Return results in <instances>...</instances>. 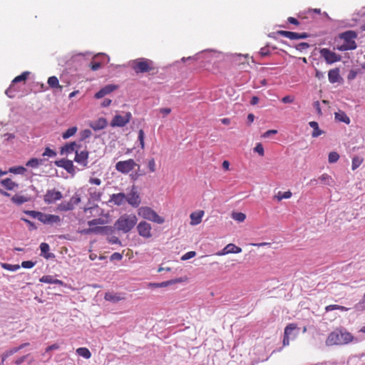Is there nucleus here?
I'll return each mask as SVG.
<instances>
[{"label": "nucleus", "instance_id": "nucleus-24", "mask_svg": "<svg viewBox=\"0 0 365 365\" xmlns=\"http://www.w3.org/2000/svg\"><path fill=\"white\" fill-rule=\"evenodd\" d=\"M328 78L329 82L331 83L339 82V80L341 79L339 69L336 68L329 70L328 73Z\"/></svg>", "mask_w": 365, "mask_h": 365}, {"label": "nucleus", "instance_id": "nucleus-18", "mask_svg": "<svg viewBox=\"0 0 365 365\" xmlns=\"http://www.w3.org/2000/svg\"><path fill=\"white\" fill-rule=\"evenodd\" d=\"M242 252V248L240 247H237V245L230 243L227 245H226L221 252H218V255H225L227 254H237L240 253Z\"/></svg>", "mask_w": 365, "mask_h": 365}, {"label": "nucleus", "instance_id": "nucleus-42", "mask_svg": "<svg viewBox=\"0 0 365 365\" xmlns=\"http://www.w3.org/2000/svg\"><path fill=\"white\" fill-rule=\"evenodd\" d=\"M232 217L235 220L242 222L245 221L246 215L242 212H232Z\"/></svg>", "mask_w": 365, "mask_h": 365}, {"label": "nucleus", "instance_id": "nucleus-37", "mask_svg": "<svg viewBox=\"0 0 365 365\" xmlns=\"http://www.w3.org/2000/svg\"><path fill=\"white\" fill-rule=\"evenodd\" d=\"M77 131V128L76 126L69 128L67 129L63 134L62 137L63 139H67L76 134Z\"/></svg>", "mask_w": 365, "mask_h": 365}, {"label": "nucleus", "instance_id": "nucleus-38", "mask_svg": "<svg viewBox=\"0 0 365 365\" xmlns=\"http://www.w3.org/2000/svg\"><path fill=\"white\" fill-rule=\"evenodd\" d=\"M1 266L3 269L11 272H15L20 269L21 266L19 264H11L7 263H1Z\"/></svg>", "mask_w": 365, "mask_h": 365}, {"label": "nucleus", "instance_id": "nucleus-1", "mask_svg": "<svg viewBox=\"0 0 365 365\" xmlns=\"http://www.w3.org/2000/svg\"><path fill=\"white\" fill-rule=\"evenodd\" d=\"M357 341L351 333L346 331L345 329H336L331 332L326 339V344L327 346H341L348 344L353 341Z\"/></svg>", "mask_w": 365, "mask_h": 365}, {"label": "nucleus", "instance_id": "nucleus-15", "mask_svg": "<svg viewBox=\"0 0 365 365\" xmlns=\"http://www.w3.org/2000/svg\"><path fill=\"white\" fill-rule=\"evenodd\" d=\"M39 221L46 225L59 224L61 221L58 215L43 213L39 217Z\"/></svg>", "mask_w": 365, "mask_h": 365}, {"label": "nucleus", "instance_id": "nucleus-25", "mask_svg": "<svg viewBox=\"0 0 365 365\" xmlns=\"http://www.w3.org/2000/svg\"><path fill=\"white\" fill-rule=\"evenodd\" d=\"M0 183L7 190H13L19 187L16 182L9 178L1 180Z\"/></svg>", "mask_w": 365, "mask_h": 365}, {"label": "nucleus", "instance_id": "nucleus-20", "mask_svg": "<svg viewBox=\"0 0 365 365\" xmlns=\"http://www.w3.org/2000/svg\"><path fill=\"white\" fill-rule=\"evenodd\" d=\"M110 202L118 206L122 205L126 202V195L123 192L113 194L110 196Z\"/></svg>", "mask_w": 365, "mask_h": 365}, {"label": "nucleus", "instance_id": "nucleus-48", "mask_svg": "<svg viewBox=\"0 0 365 365\" xmlns=\"http://www.w3.org/2000/svg\"><path fill=\"white\" fill-rule=\"evenodd\" d=\"M148 168L150 173H154L156 170L155 161L154 158H151L148 161Z\"/></svg>", "mask_w": 365, "mask_h": 365}, {"label": "nucleus", "instance_id": "nucleus-34", "mask_svg": "<svg viewBox=\"0 0 365 365\" xmlns=\"http://www.w3.org/2000/svg\"><path fill=\"white\" fill-rule=\"evenodd\" d=\"M319 180L321 181L322 183L327 185H332L334 184V180L327 173L322 174L319 178Z\"/></svg>", "mask_w": 365, "mask_h": 365}, {"label": "nucleus", "instance_id": "nucleus-53", "mask_svg": "<svg viewBox=\"0 0 365 365\" xmlns=\"http://www.w3.org/2000/svg\"><path fill=\"white\" fill-rule=\"evenodd\" d=\"M16 91V90L14 88V84L11 83V85L8 88L6 91V94L9 98H13L14 96V93Z\"/></svg>", "mask_w": 365, "mask_h": 365}, {"label": "nucleus", "instance_id": "nucleus-39", "mask_svg": "<svg viewBox=\"0 0 365 365\" xmlns=\"http://www.w3.org/2000/svg\"><path fill=\"white\" fill-rule=\"evenodd\" d=\"M26 171V168L23 166L11 167L9 168V172L14 174L23 175Z\"/></svg>", "mask_w": 365, "mask_h": 365}, {"label": "nucleus", "instance_id": "nucleus-30", "mask_svg": "<svg viewBox=\"0 0 365 365\" xmlns=\"http://www.w3.org/2000/svg\"><path fill=\"white\" fill-rule=\"evenodd\" d=\"M106 229V227H89L88 229L82 230L81 232L85 235H88L91 233H103Z\"/></svg>", "mask_w": 365, "mask_h": 365}, {"label": "nucleus", "instance_id": "nucleus-16", "mask_svg": "<svg viewBox=\"0 0 365 365\" xmlns=\"http://www.w3.org/2000/svg\"><path fill=\"white\" fill-rule=\"evenodd\" d=\"M88 152L87 150H83L81 152L76 150V156L74 160L81 166L84 168L88 166Z\"/></svg>", "mask_w": 365, "mask_h": 365}, {"label": "nucleus", "instance_id": "nucleus-4", "mask_svg": "<svg viewBox=\"0 0 365 365\" xmlns=\"http://www.w3.org/2000/svg\"><path fill=\"white\" fill-rule=\"evenodd\" d=\"M357 38V34L354 31H347L339 34V38L343 40V43L338 46V49L341 51L354 50L357 45L355 39Z\"/></svg>", "mask_w": 365, "mask_h": 365}, {"label": "nucleus", "instance_id": "nucleus-31", "mask_svg": "<svg viewBox=\"0 0 365 365\" xmlns=\"http://www.w3.org/2000/svg\"><path fill=\"white\" fill-rule=\"evenodd\" d=\"M76 354L86 359H88L91 357V353L89 351V349L86 347L78 348L76 349Z\"/></svg>", "mask_w": 365, "mask_h": 365}, {"label": "nucleus", "instance_id": "nucleus-3", "mask_svg": "<svg viewBox=\"0 0 365 365\" xmlns=\"http://www.w3.org/2000/svg\"><path fill=\"white\" fill-rule=\"evenodd\" d=\"M137 217L133 215L124 214L115 222V227L125 233L130 232L137 224Z\"/></svg>", "mask_w": 365, "mask_h": 365}, {"label": "nucleus", "instance_id": "nucleus-2", "mask_svg": "<svg viewBox=\"0 0 365 365\" xmlns=\"http://www.w3.org/2000/svg\"><path fill=\"white\" fill-rule=\"evenodd\" d=\"M130 66L136 73L158 71L154 62L150 59L145 58L133 60L130 62Z\"/></svg>", "mask_w": 365, "mask_h": 365}, {"label": "nucleus", "instance_id": "nucleus-41", "mask_svg": "<svg viewBox=\"0 0 365 365\" xmlns=\"http://www.w3.org/2000/svg\"><path fill=\"white\" fill-rule=\"evenodd\" d=\"M292 193L290 191H287L284 192H282L281 191L278 192L277 195H276V197L279 201L283 200V199H289L292 197Z\"/></svg>", "mask_w": 365, "mask_h": 365}, {"label": "nucleus", "instance_id": "nucleus-14", "mask_svg": "<svg viewBox=\"0 0 365 365\" xmlns=\"http://www.w3.org/2000/svg\"><path fill=\"white\" fill-rule=\"evenodd\" d=\"M276 34L289 39H304L309 36V35L305 32L299 34L283 30L277 31Z\"/></svg>", "mask_w": 365, "mask_h": 365}, {"label": "nucleus", "instance_id": "nucleus-61", "mask_svg": "<svg viewBox=\"0 0 365 365\" xmlns=\"http://www.w3.org/2000/svg\"><path fill=\"white\" fill-rule=\"evenodd\" d=\"M277 133V130H269L267 131H266L265 133H264L262 135V138H269L271 135H273V134H276Z\"/></svg>", "mask_w": 365, "mask_h": 365}, {"label": "nucleus", "instance_id": "nucleus-13", "mask_svg": "<svg viewBox=\"0 0 365 365\" xmlns=\"http://www.w3.org/2000/svg\"><path fill=\"white\" fill-rule=\"evenodd\" d=\"M63 197V195L60 191L55 189L48 190L43 196L44 202L47 204H51L57 200H60Z\"/></svg>", "mask_w": 365, "mask_h": 365}, {"label": "nucleus", "instance_id": "nucleus-11", "mask_svg": "<svg viewBox=\"0 0 365 365\" xmlns=\"http://www.w3.org/2000/svg\"><path fill=\"white\" fill-rule=\"evenodd\" d=\"M136 228L140 236L145 239H148L152 237V227L151 225L147 222H140Z\"/></svg>", "mask_w": 365, "mask_h": 365}, {"label": "nucleus", "instance_id": "nucleus-60", "mask_svg": "<svg viewBox=\"0 0 365 365\" xmlns=\"http://www.w3.org/2000/svg\"><path fill=\"white\" fill-rule=\"evenodd\" d=\"M103 222L102 220L98 218V219H94V220H92L91 221H88V225L91 227V226H93V225H100Z\"/></svg>", "mask_w": 365, "mask_h": 365}, {"label": "nucleus", "instance_id": "nucleus-21", "mask_svg": "<svg viewBox=\"0 0 365 365\" xmlns=\"http://www.w3.org/2000/svg\"><path fill=\"white\" fill-rule=\"evenodd\" d=\"M108 125V122L105 118H99L98 119L91 122L90 127L94 130H99L105 128Z\"/></svg>", "mask_w": 365, "mask_h": 365}, {"label": "nucleus", "instance_id": "nucleus-32", "mask_svg": "<svg viewBox=\"0 0 365 365\" xmlns=\"http://www.w3.org/2000/svg\"><path fill=\"white\" fill-rule=\"evenodd\" d=\"M49 87L51 88H62V86L59 84L58 79L56 76H51L48 78L47 81Z\"/></svg>", "mask_w": 365, "mask_h": 365}, {"label": "nucleus", "instance_id": "nucleus-7", "mask_svg": "<svg viewBox=\"0 0 365 365\" xmlns=\"http://www.w3.org/2000/svg\"><path fill=\"white\" fill-rule=\"evenodd\" d=\"M135 166L139 165L135 162L133 159H128L127 160H122L118 162L115 165V170L123 174H128L133 170Z\"/></svg>", "mask_w": 365, "mask_h": 365}, {"label": "nucleus", "instance_id": "nucleus-51", "mask_svg": "<svg viewBox=\"0 0 365 365\" xmlns=\"http://www.w3.org/2000/svg\"><path fill=\"white\" fill-rule=\"evenodd\" d=\"M295 48L299 51H303L309 48V44L306 42H302L297 44Z\"/></svg>", "mask_w": 365, "mask_h": 365}, {"label": "nucleus", "instance_id": "nucleus-6", "mask_svg": "<svg viewBox=\"0 0 365 365\" xmlns=\"http://www.w3.org/2000/svg\"><path fill=\"white\" fill-rule=\"evenodd\" d=\"M81 202V197L78 195H73L69 201H63L58 205L56 210L60 212L71 211L74 209L75 205Z\"/></svg>", "mask_w": 365, "mask_h": 365}, {"label": "nucleus", "instance_id": "nucleus-54", "mask_svg": "<svg viewBox=\"0 0 365 365\" xmlns=\"http://www.w3.org/2000/svg\"><path fill=\"white\" fill-rule=\"evenodd\" d=\"M195 255H196V252L195 251H190V252L185 253V255H183L181 257V259L185 261V260H187V259L194 257Z\"/></svg>", "mask_w": 365, "mask_h": 365}, {"label": "nucleus", "instance_id": "nucleus-55", "mask_svg": "<svg viewBox=\"0 0 365 365\" xmlns=\"http://www.w3.org/2000/svg\"><path fill=\"white\" fill-rule=\"evenodd\" d=\"M35 264L36 263L32 261H24L21 262V265L20 266L25 269H30L32 268Z\"/></svg>", "mask_w": 365, "mask_h": 365}, {"label": "nucleus", "instance_id": "nucleus-19", "mask_svg": "<svg viewBox=\"0 0 365 365\" xmlns=\"http://www.w3.org/2000/svg\"><path fill=\"white\" fill-rule=\"evenodd\" d=\"M117 88V86L113 84L106 85L95 94V98L97 99L101 98L114 91Z\"/></svg>", "mask_w": 365, "mask_h": 365}, {"label": "nucleus", "instance_id": "nucleus-27", "mask_svg": "<svg viewBox=\"0 0 365 365\" xmlns=\"http://www.w3.org/2000/svg\"><path fill=\"white\" fill-rule=\"evenodd\" d=\"M309 125L311 128H313V131L312 133V136L313 138H317L322 134L324 133V131L319 129L318 123L316 121H310Z\"/></svg>", "mask_w": 365, "mask_h": 365}, {"label": "nucleus", "instance_id": "nucleus-49", "mask_svg": "<svg viewBox=\"0 0 365 365\" xmlns=\"http://www.w3.org/2000/svg\"><path fill=\"white\" fill-rule=\"evenodd\" d=\"M89 194L91 198L98 200L101 198V192L94 190L93 188L89 189Z\"/></svg>", "mask_w": 365, "mask_h": 365}, {"label": "nucleus", "instance_id": "nucleus-8", "mask_svg": "<svg viewBox=\"0 0 365 365\" xmlns=\"http://www.w3.org/2000/svg\"><path fill=\"white\" fill-rule=\"evenodd\" d=\"M320 56L327 64H332L341 60V56L329 48H323L319 50Z\"/></svg>", "mask_w": 365, "mask_h": 365}, {"label": "nucleus", "instance_id": "nucleus-10", "mask_svg": "<svg viewBox=\"0 0 365 365\" xmlns=\"http://www.w3.org/2000/svg\"><path fill=\"white\" fill-rule=\"evenodd\" d=\"M298 329L297 324L295 323H290L287 324L284 330V336L282 344L284 346H287L289 345V340L291 335H296L297 334H294L295 331Z\"/></svg>", "mask_w": 365, "mask_h": 365}, {"label": "nucleus", "instance_id": "nucleus-22", "mask_svg": "<svg viewBox=\"0 0 365 365\" xmlns=\"http://www.w3.org/2000/svg\"><path fill=\"white\" fill-rule=\"evenodd\" d=\"M104 299L106 301L116 303L123 300L125 298L120 294L115 293L113 292H108L105 294Z\"/></svg>", "mask_w": 365, "mask_h": 365}, {"label": "nucleus", "instance_id": "nucleus-52", "mask_svg": "<svg viewBox=\"0 0 365 365\" xmlns=\"http://www.w3.org/2000/svg\"><path fill=\"white\" fill-rule=\"evenodd\" d=\"M25 212L33 218H37L38 220H39V217H41V215L42 214V212H41L34 211V210H29V211H26Z\"/></svg>", "mask_w": 365, "mask_h": 365}, {"label": "nucleus", "instance_id": "nucleus-50", "mask_svg": "<svg viewBox=\"0 0 365 365\" xmlns=\"http://www.w3.org/2000/svg\"><path fill=\"white\" fill-rule=\"evenodd\" d=\"M255 152L257 153L260 156H263L264 155V148L260 143H257L256 146L254 148Z\"/></svg>", "mask_w": 365, "mask_h": 365}, {"label": "nucleus", "instance_id": "nucleus-40", "mask_svg": "<svg viewBox=\"0 0 365 365\" xmlns=\"http://www.w3.org/2000/svg\"><path fill=\"white\" fill-rule=\"evenodd\" d=\"M16 352H18V349H16V347H14V348H11L7 351H6L5 352H4L1 357L3 361H6V359L9 357L10 356L16 354Z\"/></svg>", "mask_w": 365, "mask_h": 365}, {"label": "nucleus", "instance_id": "nucleus-63", "mask_svg": "<svg viewBox=\"0 0 365 365\" xmlns=\"http://www.w3.org/2000/svg\"><path fill=\"white\" fill-rule=\"evenodd\" d=\"M160 113L163 114V117H165L170 113L171 109L170 108H163L159 110Z\"/></svg>", "mask_w": 365, "mask_h": 365}, {"label": "nucleus", "instance_id": "nucleus-56", "mask_svg": "<svg viewBox=\"0 0 365 365\" xmlns=\"http://www.w3.org/2000/svg\"><path fill=\"white\" fill-rule=\"evenodd\" d=\"M294 101V97L292 96H285L282 98V101L284 103H293Z\"/></svg>", "mask_w": 365, "mask_h": 365}, {"label": "nucleus", "instance_id": "nucleus-35", "mask_svg": "<svg viewBox=\"0 0 365 365\" xmlns=\"http://www.w3.org/2000/svg\"><path fill=\"white\" fill-rule=\"evenodd\" d=\"M30 74V72L29 71H24L23 72L21 75L15 77L14 78V80L12 81V83L13 84H15L16 83H19V82H26V81L27 80Z\"/></svg>", "mask_w": 365, "mask_h": 365}, {"label": "nucleus", "instance_id": "nucleus-58", "mask_svg": "<svg viewBox=\"0 0 365 365\" xmlns=\"http://www.w3.org/2000/svg\"><path fill=\"white\" fill-rule=\"evenodd\" d=\"M358 74V71L356 70H351L348 74L347 79L349 81L354 80Z\"/></svg>", "mask_w": 365, "mask_h": 365}, {"label": "nucleus", "instance_id": "nucleus-47", "mask_svg": "<svg viewBox=\"0 0 365 365\" xmlns=\"http://www.w3.org/2000/svg\"><path fill=\"white\" fill-rule=\"evenodd\" d=\"M56 155V153L48 147L46 148L44 152L43 153V156L44 157L53 158Z\"/></svg>", "mask_w": 365, "mask_h": 365}, {"label": "nucleus", "instance_id": "nucleus-59", "mask_svg": "<svg viewBox=\"0 0 365 365\" xmlns=\"http://www.w3.org/2000/svg\"><path fill=\"white\" fill-rule=\"evenodd\" d=\"M29 355V354H26V355L22 356L21 357H19V358L16 359L15 361H14V364L16 365L21 364L26 360V359L27 358V356Z\"/></svg>", "mask_w": 365, "mask_h": 365}, {"label": "nucleus", "instance_id": "nucleus-62", "mask_svg": "<svg viewBox=\"0 0 365 365\" xmlns=\"http://www.w3.org/2000/svg\"><path fill=\"white\" fill-rule=\"evenodd\" d=\"M89 182L92 185H100L101 184V180L97 178H91Z\"/></svg>", "mask_w": 365, "mask_h": 365}, {"label": "nucleus", "instance_id": "nucleus-64", "mask_svg": "<svg viewBox=\"0 0 365 365\" xmlns=\"http://www.w3.org/2000/svg\"><path fill=\"white\" fill-rule=\"evenodd\" d=\"M91 135V131L88 129H86V130H83L81 133L82 138H87L90 137Z\"/></svg>", "mask_w": 365, "mask_h": 365}, {"label": "nucleus", "instance_id": "nucleus-44", "mask_svg": "<svg viewBox=\"0 0 365 365\" xmlns=\"http://www.w3.org/2000/svg\"><path fill=\"white\" fill-rule=\"evenodd\" d=\"M339 158V155L336 152H331L329 154L328 160L329 163H336Z\"/></svg>", "mask_w": 365, "mask_h": 365}, {"label": "nucleus", "instance_id": "nucleus-43", "mask_svg": "<svg viewBox=\"0 0 365 365\" xmlns=\"http://www.w3.org/2000/svg\"><path fill=\"white\" fill-rule=\"evenodd\" d=\"M41 162L42 160L31 158L26 163V165L31 168H37L41 163Z\"/></svg>", "mask_w": 365, "mask_h": 365}, {"label": "nucleus", "instance_id": "nucleus-46", "mask_svg": "<svg viewBox=\"0 0 365 365\" xmlns=\"http://www.w3.org/2000/svg\"><path fill=\"white\" fill-rule=\"evenodd\" d=\"M361 163H362V160L360 159L359 158H358V157L353 158L352 165H351L352 170H354L356 168H358L360 166V165L361 164Z\"/></svg>", "mask_w": 365, "mask_h": 365}, {"label": "nucleus", "instance_id": "nucleus-9", "mask_svg": "<svg viewBox=\"0 0 365 365\" xmlns=\"http://www.w3.org/2000/svg\"><path fill=\"white\" fill-rule=\"evenodd\" d=\"M126 202L133 207H138L141 203L140 193L137 187L133 185L130 192L126 196Z\"/></svg>", "mask_w": 365, "mask_h": 365}, {"label": "nucleus", "instance_id": "nucleus-23", "mask_svg": "<svg viewBox=\"0 0 365 365\" xmlns=\"http://www.w3.org/2000/svg\"><path fill=\"white\" fill-rule=\"evenodd\" d=\"M204 215L203 210H199L197 212H193L190 214V225H199L202 222V218Z\"/></svg>", "mask_w": 365, "mask_h": 365}, {"label": "nucleus", "instance_id": "nucleus-26", "mask_svg": "<svg viewBox=\"0 0 365 365\" xmlns=\"http://www.w3.org/2000/svg\"><path fill=\"white\" fill-rule=\"evenodd\" d=\"M39 281L41 282L47 283V284H54L58 285H63V282L58 279H54L51 275H44L41 278H40Z\"/></svg>", "mask_w": 365, "mask_h": 365}, {"label": "nucleus", "instance_id": "nucleus-57", "mask_svg": "<svg viewBox=\"0 0 365 365\" xmlns=\"http://www.w3.org/2000/svg\"><path fill=\"white\" fill-rule=\"evenodd\" d=\"M92 71H97L101 67V63L93 61L90 64Z\"/></svg>", "mask_w": 365, "mask_h": 365}, {"label": "nucleus", "instance_id": "nucleus-17", "mask_svg": "<svg viewBox=\"0 0 365 365\" xmlns=\"http://www.w3.org/2000/svg\"><path fill=\"white\" fill-rule=\"evenodd\" d=\"M55 164L58 167L64 168L68 173L73 174L75 173L73 163L70 160L62 159L56 160Z\"/></svg>", "mask_w": 365, "mask_h": 365}, {"label": "nucleus", "instance_id": "nucleus-12", "mask_svg": "<svg viewBox=\"0 0 365 365\" xmlns=\"http://www.w3.org/2000/svg\"><path fill=\"white\" fill-rule=\"evenodd\" d=\"M132 115L130 112L126 113L125 116L116 115L113 117L110 125L112 127H123L130 120Z\"/></svg>", "mask_w": 365, "mask_h": 365}, {"label": "nucleus", "instance_id": "nucleus-28", "mask_svg": "<svg viewBox=\"0 0 365 365\" xmlns=\"http://www.w3.org/2000/svg\"><path fill=\"white\" fill-rule=\"evenodd\" d=\"M78 145L76 142H71L69 143H66L63 147L61 148V153H71L73 151L77 150Z\"/></svg>", "mask_w": 365, "mask_h": 365}, {"label": "nucleus", "instance_id": "nucleus-33", "mask_svg": "<svg viewBox=\"0 0 365 365\" xmlns=\"http://www.w3.org/2000/svg\"><path fill=\"white\" fill-rule=\"evenodd\" d=\"M29 200V198L20 195H15L11 197V201L16 205H22Z\"/></svg>", "mask_w": 365, "mask_h": 365}, {"label": "nucleus", "instance_id": "nucleus-5", "mask_svg": "<svg viewBox=\"0 0 365 365\" xmlns=\"http://www.w3.org/2000/svg\"><path fill=\"white\" fill-rule=\"evenodd\" d=\"M138 215L147 220L158 224H163L165 222V219L159 216L158 213L150 207L145 206L140 207L138 210Z\"/></svg>", "mask_w": 365, "mask_h": 365}, {"label": "nucleus", "instance_id": "nucleus-29", "mask_svg": "<svg viewBox=\"0 0 365 365\" xmlns=\"http://www.w3.org/2000/svg\"><path fill=\"white\" fill-rule=\"evenodd\" d=\"M335 119L338 121L349 124L351 120L349 116L344 112L339 111L334 113Z\"/></svg>", "mask_w": 365, "mask_h": 365}, {"label": "nucleus", "instance_id": "nucleus-36", "mask_svg": "<svg viewBox=\"0 0 365 365\" xmlns=\"http://www.w3.org/2000/svg\"><path fill=\"white\" fill-rule=\"evenodd\" d=\"M49 249L50 248L48 244L46 242H42L40 245L41 255H43L46 259H48L51 257V255L48 254Z\"/></svg>", "mask_w": 365, "mask_h": 365}, {"label": "nucleus", "instance_id": "nucleus-45", "mask_svg": "<svg viewBox=\"0 0 365 365\" xmlns=\"http://www.w3.org/2000/svg\"><path fill=\"white\" fill-rule=\"evenodd\" d=\"M144 138H145V133H144V131L140 129L139 131H138V139L140 142V148L142 149H144L145 148V142H144Z\"/></svg>", "mask_w": 365, "mask_h": 365}]
</instances>
